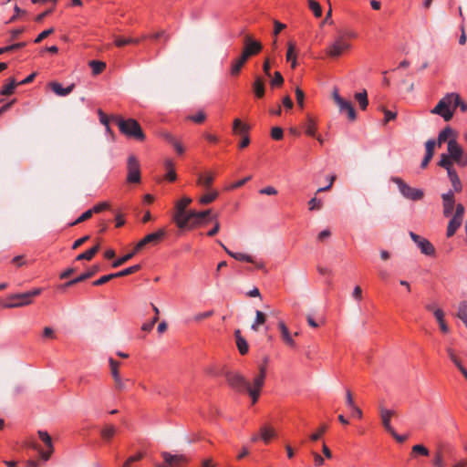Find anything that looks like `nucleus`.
Returning <instances> with one entry per match:
<instances>
[{"mask_svg":"<svg viewBox=\"0 0 467 467\" xmlns=\"http://www.w3.org/2000/svg\"><path fill=\"white\" fill-rule=\"evenodd\" d=\"M266 368L265 365L259 367L258 374L254 378L251 384L242 374L237 372H229L226 374L228 384L237 391H246L252 399L253 404L256 403L260 391L265 384Z\"/></svg>","mask_w":467,"mask_h":467,"instance_id":"nucleus-1","label":"nucleus"},{"mask_svg":"<svg viewBox=\"0 0 467 467\" xmlns=\"http://www.w3.org/2000/svg\"><path fill=\"white\" fill-rule=\"evenodd\" d=\"M111 119L116 122L120 132L129 138H133L138 140H143L145 135L139 124L134 119H125L121 116H112Z\"/></svg>","mask_w":467,"mask_h":467,"instance_id":"nucleus-2","label":"nucleus"},{"mask_svg":"<svg viewBox=\"0 0 467 467\" xmlns=\"http://www.w3.org/2000/svg\"><path fill=\"white\" fill-rule=\"evenodd\" d=\"M456 93H448L438 104L431 110V114L440 115L445 121L452 119L454 114L453 104L457 102Z\"/></svg>","mask_w":467,"mask_h":467,"instance_id":"nucleus-3","label":"nucleus"},{"mask_svg":"<svg viewBox=\"0 0 467 467\" xmlns=\"http://www.w3.org/2000/svg\"><path fill=\"white\" fill-rule=\"evenodd\" d=\"M390 180L397 184L400 194L404 198L414 202L423 199V190L411 187L400 177H392Z\"/></svg>","mask_w":467,"mask_h":467,"instance_id":"nucleus-4","label":"nucleus"},{"mask_svg":"<svg viewBox=\"0 0 467 467\" xmlns=\"http://www.w3.org/2000/svg\"><path fill=\"white\" fill-rule=\"evenodd\" d=\"M438 165L447 171L448 177L451 182L452 188L454 192H460L462 190V185L461 180L452 167L451 160L446 155V153L441 154V160L438 162Z\"/></svg>","mask_w":467,"mask_h":467,"instance_id":"nucleus-5","label":"nucleus"},{"mask_svg":"<svg viewBox=\"0 0 467 467\" xmlns=\"http://www.w3.org/2000/svg\"><path fill=\"white\" fill-rule=\"evenodd\" d=\"M349 42L343 36H337L326 49V53L332 58H337L344 54V52L350 49Z\"/></svg>","mask_w":467,"mask_h":467,"instance_id":"nucleus-6","label":"nucleus"},{"mask_svg":"<svg viewBox=\"0 0 467 467\" xmlns=\"http://www.w3.org/2000/svg\"><path fill=\"white\" fill-rule=\"evenodd\" d=\"M333 99L337 106L339 109L340 112H346L348 114V118L349 120L354 121L356 120L357 115L355 109L352 105V103L348 100L344 99L341 98L337 92V90H335L333 92Z\"/></svg>","mask_w":467,"mask_h":467,"instance_id":"nucleus-7","label":"nucleus"},{"mask_svg":"<svg viewBox=\"0 0 467 467\" xmlns=\"http://www.w3.org/2000/svg\"><path fill=\"white\" fill-rule=\"evenodd\" d=\"M182 219L185 220V223L182 226H178L180 229H193L206 223L203 219V214L199 213L194 210L188 211V214H186Z\"/></svg>","mask_w":467,"mask_h":467,"instance_id":"nucleus-8","label":"nucleus"},{"mask_svg":"<svg viewBox=\"0 0 467 467\" xmlns=\"http://www.w3.org/2000/svg\"><path fill=\"white\" fill-rule=\"evenodd\" d=\"M128 175L127 181L130 183H138L140 182V162L138 159L130 155L128 158L127 163Z\"/></svg>","mask_w":467,"mask_h":467,"instance_id":"nucleus-9","label":"nucleus"},{"mask_svg":"<svg viewBox=\"0 0 467 467\" xmlns=\"http://www.w3.org/2000/svg\"><path fill=\"white\" fill-rule=\"evenodd\" d=\"M41 291V288H36L26 293L13 295L11 296L12 299H24V302L8 303L5 305V307L14 308L27 306L31 303V298L40 295Z\"/></svg>","mask_w":467,"mask_h":467,"instance_id":"nucleus-10","label":"nucleus"},{"mask_svg":"<svg viewBox=\"0 0 467 467\" xmlns=\"http://www.w3.org/2000/svg\"><path fill=\"white\" fill-rule=\"evenodd\" d=\"M192 202L190 197H182L176 203V213L173 216V221L175 222L177 226H182L185 223V220L182 218L188 214V211L186 210L187 206Z\"/></svg>","mask_w":467,"mask_h":467,"instance_id":"nucleus-11","label":"nucleus"},{"mask_svg":"<svg viewBox=\"0 0 467 467\" xmlns=\"http://www.w3.org/2000/svg\"><path fill=\"white\" fill-rule=\"evenodd\" d=\"M166 232L164 229H160L155 233H151L147 234L144 238H142L137 244L136 250H141L148 244L156 245L158 244L165 236Z\"/></svg>","mask_w":467,"mask_h":467,"instance_id":"nucleus-12","label":"nucleus"},{"mask_svg":"<svg viewBox=\"0 0 467 467\" xmlns=\"http://www.w3.org/2000/svg\"><path fill=\"white\" fill-rule=\"evenodd\" d=\"M410 236L417 244L422 254L426 255H433L435 254L434 246L427 239L420 237L413 232L410 233Z\"/></svg>","mask_w":467,"mask_h":467,"instance_id":"nucleus-13","label":"nucleus"},{"mask_svg":"<svg viewBox=\"0 0 467 467\" xmlns=\"http://www.w3.org/2000/svg\"><path fill=\"white\" fill-rule=\"evenodd\" d=\"M99 270H100L99 266L98 265H94L87 272H85L82 275H78V277L65 283L62 285V287L63 288L70 287L78 283L83 282V281L92 277L93 275H95Z\"/></svg>","mask_w":467,"mask_h":467,"instance_id":"nucleus-14","label":"nucleus"},{"mask_svg":"<svg viewBox=\"0 0 467 467\" xmlns=\"http://www.w3.org/2000/svg\"><path fill=\"white\" fill-rule=\"evenodd\" d=\"M448 154H446L453 162V161H460V157L463 156V150L462 147L457 142V139L451 138L449 141L448 146Z\"/></svg>","mask_w":467,"mask_h":467,"instance_id":"nucleus-15","label":"nucleus"},{"mask_svg":"<svg viewBox=\"0 0 467 467\" xmlns=\"http://www.w3.org/2000/svg\"><path fill=\"white\" fill-rule=\"evenodd\" d=\"M442 198V206H443V215L445 217H450L452 213V211L454 209V194L452 191H449L446 193H443L441 195Z\"/></svg>","mask_w":467,"mask_h":467,"instance_id":"nucleus-16","label":"nucleus"},{"mask_svg":"<svg viewBox=\"0 0 467 467\" xmlns=\"http://www.w3.org/2000/svg\"><path fill=\"white\" fill-rule=\"evenodd\" d=\"M161 456L164 462L170 467H180L181 465L187 462V458L184 455H172L170 452L163 451Z\"/></svg>","mask_w":467,"mask_h":467,"instance_id":"nucleus-17","label":"nucleus"},{"mask_svg":"<svg viewBox=\"0 0 467 467\" xmlns=\"http://www.w3.org/2000/svg\"><path fill=\"white\" fill-rule=\"evenodd\" d=\"M244 48L248 50L251 56L257 55L263 48L262 44L259 41L254 40L250 35H246L244 36Z\"/></svg>","mask_w":467,"mask_h":467,"instance_id":"nucleus-18","label":"nucleus"},{"mask_svg":"<svg viewBox=\"0 0 467 467\" xmlns=\"http://www.w3.org/2000/svg\"><path fill=\"white\" fill-rule=\"evenodd\" d=\"M394 415H395L394 410H388L382 406L379 407V416L381 419V423H382L385 431H388L389 433L393 432V430H394L392 428V426L390 425L391 417H393Z\"/></svg>","mask_w":467,"mask_h":467,"instance_id":"nucleus-19","label":"nucleus"},{"mask_svg":"<svg viewBox=\"0 0 467 467\" xmlns=\"http://www.w3.org/2000/svg\"><path fill=\"white\" fill-rule=\"evenodd\" d=\"M451 138L457 139V132L450 126H447L439 133L438 139L435 140L436 146L441 147L445 142L448 144Z\"/></svg>","mask_w":467,"mask_h":467,"instance_id":"nucleus-20","label":"nucleus"},{"mask_svg":"<svg viewBox=\"0 0 467 467\" xmlns=\"http://www.w3.org/2000/svg\"><path fill=\"white\" fill-rule=\"evenodd\" d=\"M277 327L278 329L280 330L281 337L284 343L290 348H296V342L293 339L286 325L283 321H279Z\"/></svg>","mask_w":467,"mask_h":467,"instance_id":"nucleus-21","label":"nucleus"},{"mask_svg":"<svg viewBox=\"0 0 467 467\" xmlns=\"http://www.w3.org/2000/svg\"><path fill=\"white\" fill-rule=\"evenodd\" d=\"M435 146H436L435 140H428L425 142L426 154L420 163L421 168L424 169L428 166L429 162L431 161V160L433 157Z\"/></svg>","mask_w":467,"mask_h":467,"instance_id":"nucleus-22","label":"nucleus"},{"mask_svg":"<svg viewBox=\"0 0 467 467\" xmlns=\"http://www.w3.org/2000/svg\"><path fill=\"white\" fill-rule=\"evenodd\" d=\"M215 173L213 171H208L206 173H199L197 178V184L202 186L206 190H210L211 186L214 181Z\"/></svg>","mask_w":467,"mask_h":467,"instance_id":"nucleus-23","label":"nucleus"},{"mask_svg":"<svg viewBox=\"0 0 467 467\" xmlns=\"http://www.w3.org/2000/svg\"><path fill=\"white\" fill-rule=\"evenodd\" d=\"M217 243L223 247V249L227 253V254L234 258L235 260L254 263V260L251 255L242 253L232 252L221 241H217Z\"/></svg>","mask_w":467,"mask_h":467,"instance_id":"nucleus-24","label":"nucleus"},{"mask_svg":"<svg viewBox=\"0 0 467 467\" xmlns=\"http://www.w3.org/2000/svg\"><path fill=\"white\" fill-rule=\"evenodd\" d=\"M49 85L53 92L61 97L67 96L73 91L75 88V84H71L67 88H63L62 85L58 82H51Z\"/></svg>","mask_w":467,"mask_h":467,"instance_id":"nucleus-25","label":"nucleus"},{"mask_svg":"<svg viewBox=\"0 0 467 467\" xmlns=\"http://www.w3.org/2000/svg\"><path fill=\"white\" fill-rule=\"evenodd\" d=\"M253 90L256 98L261 99L265 96V80L260 76H255L253 83Z\"/></svg>","mask_w":467,"mask_h":467,"instance_id":"nucleus-26","label":"nucleus"},{"mask_svg":"<svg viewBox=\"0 0 467 467\" xmlns=\"http://www.w3.org/2000/svg\"><path fill=\"white\" fill-rule=\"evenodd\" d=\"M234 337L239 352L242 355L246 354L248 352V344L246 340L242 337L241 331L239 329L235 330Z\"/></svg>","mask_w":467,"mask_h":467,"instance_id":"nucleus-27","label":"nucleus"},{"mask_svg":"<svg viewBox=\"0 0 467 467\" xmlns=\"http://www.w3.org/2000/svg\"><path fill=\"white\" fill-rule=\"evenodd\" d=\"M116 431L117 429L113 424H105L100 431V436L104 441H109L116 434Z\"/></svg>","mask_w":467,"mask_h":467,"instance_id":"nucleus-28","label":"nucleus"},{"mask_svg":"<svg viewBox=\"0 0 467 467\" xmlns=\"http://www.w3.org/2000/svg\"><path fill=\"white\" fill-rule=\"evenodd\" d=\"M286 60L291 62L292 68L296 67V44L294 42H288L286 51Z\"/></svg>","mask_w":467,"mask_h":467,"instance_id":"nucleus-29","label":"nucleus"},{"mask_svg":"<svg viewBox=\"0 0 467 467\" xmlns=\"http://www.w3.org/2000/svg\"><path fill=\"white\" fill-rule=\"evenodd\" d=\"M433 315L439 323L440 328L443 333L449 332V327L444 321V312L441 308H437L433 311Z\"/></svg>","mask_w":467,"mask_h":467,"instance_id":"nucleus-30","label":"nucleus"},{"mask_svg":"<svg viewBox=\"0 0 467 467\" xmlns=\"http://www.w3.org/2000/svg\"><path fill=\"white\" fill-rule=\"evenodd\" d=\"M99 251V244H98L94 245L92 248L87 250L86 252L79 254L77 256L76 260H78V261H81V260L90 261Z\"/></svg>","mask_w":467,"mask_h":467,"instance_id":"nucleus-31","label":"nucleus"},{"mask_svg":"<svg viewBox=\"0 0 467 467\" xmlns=\"http://www.w3.org/2000/svg\"><path fill=\"white\" fill-rule=\"evenodd\" d=\"M209 192L203 195H202L199 199V202L201 204H209L213 202L219 195V192L216 190H208Z\"/></svg>","mask_w":467,"mask_h":467,"instance_id":"nucleus-32","label":"nucleus"},{"mask_svg":"<svg viewBox=\"0 0 467 467\" xmlns=\"http://www.w3.org/2000/svg\"><path fill=\"white\" fill-rule=\"evenodd\" d=\"M266 321V316L262 311L256 310L255 319L251 326L252 330L257 332L260 326H263Z\"/></svg>","mask_w":467,"mask_h":467,"instance_id":"nucleus-33","label":"nucleus"},{"mask_svg":"<svg viewBox=\"0 0 467 467\" xmlns=\"http://www.w3.org/2000/svg\"><path fill=\"white\" fill-rule=\"evenodd\" d=\"M275 435V430L272 427L269 426H263L260 429V436L261 439L265 442L268 443L272 438H274Z\"/></svg>","mask_w":467,"mask_h":467,"instance_id":"nucleus-34","label":"nucleus"},{"mask_svg":"<svg viewBox=\"0 0 467 467\" xmlns=\"http://www.w3.org/2000/svg\"><path fill=\"white\" fill-rule=\"evenodd\" d=\"M462 220L452 217L450 220L448 227H447V233H446L447 236L451 237L456 233L458 228L462 225Z\"/></svg>","mask_w":467,"mask_h":467,"instance_id":"nucleus-35","label":"nucleus"},{"mask_svg":"<svg viewBox=\"0 0 467 467\" xmlns=\"http://www.w3.org/2000/svg\"><path fill=\"white\" fill-rule=\"evenodd\" d=\"M456 316L464 323L467 327V301L460 302Z\"/></svg>","mask_w":467,"mask_h":467,"instance_id":"nucleus-36","label":"nucleus"},{"mask_svg":"<svg viewBox=\"0 0 467 467\" xmlns=\"http://www.w3.org/2000/svg\"><path fill=\"white\" fill-rule=\"evenodd\" d=\"M250 130L247 124H244L239 119H235L233 123V130L234 133L246 134Z\"/></svg>","mask_w":467,"mask_h":467,"instance_id":"nucleus-37","label":"nucleus"},{"mask_svg":"<svg viewBox=\"0 0 467 467\" xmlns=\"http://www.w3.org/2000/svg\"><path fill=\"white\" fill-rule=\"evenodd\" d=\"M139 252H140V250H136V246H135L134 249L130 253H129V254H125L124 256L119 258L118 260L114 261L112 264V267L117 268V267L124 265L125 263L130 261Z\"/></svg>","mask_w":467,"mask_h":467,"instance_id":"nucleus-38","label":"nucleus"},{"mask_svg":"<svg viewBox=\"0 0 467 467\" xmlns=\"http://www.w3.org/2000/svg\"><path fill=\"white\" fill-rule=\"evenodd\" d=\"M355 99L358 102L361 109L365 110L368 105V93L366 90L355 94Z\"/></svg>","mask_w":467,"mask_h":467,"instance_id":"nucleus-39","label":"nucleus"},{"mask_svg":"<svg viewBox=\"0 0 467 467\" xmlns=\"http://www.w3.org/2000/svg\"><path fill=\"white\" fill-rule=\"evenodd\" d=\"M39 439L45 443L47 449L54 450L52 438L46 431H37Z\"/></svg>","mask_w":467,"mask_h":467,"instance_id":"nucleus-40","label":"nucleus"},{"mask_svg":"<svg viewBox=\"0 0 467 467\" xmlns=\"http://www.w3.org/2000/svg\"><path fill=\"white\" fill-rule=\"evenodd\" d=\"M141 268L140 265H135L115 273L116 277H123L138 272Z\"/></svg>","mask_w":467,"mask_h":467,"instance_id":"nucleus-41","label":"nucleus"},{"mask_svg":"<svg viewBox=\"0 0 467 467\" xmlns=\"http://www.w3.org/2000/svg\"><path fill=\"white\" fill-rule=\"evenodd\" d=\"M18 84L16 83V79L14 78H10V82L7 85H5L1 90V95L3 96H9L14 93V90Z\"/></svg>","mask_w":467,"mask_h":467,"instance_id":"nucleus-42","label":"nucleus"},{"mask_svg":"<svg viewBox=\"0 0 467 467\" xmlns=\"http://www.w3.org/2000/svg\"><path fill=\"white\" fill-rule=\"evenodd\" d=\"M30 446H31V448H33L34 450H36L39 452L41 459L44 461H48L50 459L52 453L54 452V450H51V449H47V451H44L43 450H41V448L36 443H32Z\"/></svg>","mask_w":467,"mask_h":467,"instance_id":"nucleus-43","label":"nucleus"},{"mask_svg":"<svg viewBox=\"0 0 467 467\" xmlns=\"http://www.w3.org/2000/svg\"><path fill=\"white\" fill-rule=\"evenodd\" d=\"M89 66L92 68L93 74H95V75L101 73L104 70V68L106 67V64L104 62L98 61V60H91L89 62Z\"/></svg>","mask_w":467,"mask_h":467,"instance_id":"nucleus-44","label":"nucleus"},{"mask_svg":"<svg viewBox=\"0 0 467 467\" xmlns=\"http://www.w3.org/2000/svg\"><path fill=\"white\" fill-rule=\"evenodd\" d=\"M305 129H306V133L308 136H311V137L316 136L317 126H316L315 120L312 118H310V117L307 118V121L306 123Z\"/></svg>","mask_w":467,"mask_h":467,"instance_id":"nucleus-45","label":"nucleus"},{"mask_svg":"<svg viewBox=\"0 0 467 467\" xmlns=\"http://www.w3.org/2000/svg\"><path fill=\"white\" fill-rule=\"evenodd\" d=\"M109 362L110 372H111V376H112L113 379L119 378L120 377L119 371V363L118 361H116L115 359H113L112 358H110L109 359Z\"/></svg>","mask_w":467,"mask_h":467,"instance_id":"nucleus-46","label":"nucleus"},{"mask_svg":"<svg viewBox=\"0 0 467 467\" xmlns=\"http://www.w3.org/2000/svg\"><path fill=\"white\" fill-rule=\"evenodd\" d=\"M308 6L313 11L315 16L320 17L322 16L321 5L315 0H308Z\"/></svg>","mask_w":467,"mask_h":467,"instance_id":"nucleus-47","label":"nucleus"},{"mask_svg":"<svg viewBox=\"0 0 467 467\" xmlns=\"http://www.w3.org/2000/svg\"><path fill=\"white\" fill-rule=\"evenodd\" d=\"M244 63L242 62L240 59L236 58L232 63L231 67V75L232 76H237L241 72L242 67H244Z\"/></svg>","mask_w":467,"mask_h":467,"instance_id":"nucleus-48","label":"nucleus"},{"mask_svg":"<svg viewBox=\"0 0 467 467\" xmlns=\"http://www.w3.org/2000/svg\"><path fill=\"white\" fill-rule=\"evenodd\" d=\"M129 382V379H122L121 377L114 379L115 388L119 391L125 390L127 389V383Z\"/></svg>","mask_w":467,"mask_h":467,"instance_id":"nucleus-49","label":"nucleus"},{"mask_svg":"<svg viewBox=\"0 0 467 467\" xmlns=\"http://www.w3.org/2000/svg\"><path fill=\"white\" fill-rule=\"evenodd\" d=\"M272 87H281L284 83V78L280 72L274 73V77L270 81Z\"/></svg>","mask_w":467,"mask_h":467,"instance_id":"nucleus-50","label":"nucleus"},{"mask_svg":"<svg viewBox=\"0 0 467 467\" xmlns=\"http://www.w3.org/2000/svg\"><path fill=\"white\" fill-rule=\"evenodd\" d=\"M92 214H93V211H91L89 209V210L86 211L85 213H83L76 221L71 223L69 225L74 226L78 223L85 222V221L88 220L92 216Z\"/></svg>","mask_w":467,"mask_h":467,"instance_id":"nucleus-51","label":"nucleus"},{"mask_svg":"<svg viewBox=\"0 0 467 467\" xmlns=\"http://www.w3.org/2000/svg\"><path fill=\"white\" fill-rule=\"evenodd\" d=\"M114 278H117L116 275H115V273L114 274H109V275H103L101 276L100 278H99L98 280L94 281L93 282V285H102L104 284H106L107 282L114 279Z\"/></svg>","mask_w":467,"mask_h":467,"instance_id":"nucleus-52","label":"nucleus"},{"mask_svg":"<svg viewBox=\"0 0 467 467\" xmlns=\"http://www.w3.org/2000/svg\"><path fill=\"white\" fill-rule=\"evenodd\" d=\"M188 119L193 122L202 123L205 120L206 115L203 110H200L197 114L189 116Z\"/></svg>","mask_w":467,"mask_h":467,"instance_id":"nucleus-53","label":"nucleus"},{"mask_svg":"<svg viewBox=\"0 0 467 467\" xmlns=\"http://www.w3.org/2000/svg\"><path fill=\"white\" fill-rule=\"evenodd\" d=\"M412 453H418L422 456H428L429 450L422 444H417L412 447Z\"/></svg>","mask_w":467,"mask_h":467,"instance_id":"nucleus-54","label":"nucleus"},{"mask_svg":"<svg viewBox=\"0 0 467 467\" xmlns=\"http://www.w3.org/2000/svg\"><path fill=\"white\" fill-rule=\"evenodd\" d=\"M447 353H448L451 360L455 364V366L459 368V370L461 369V368H463L462 365L461 364L460 359L456 357V355L451 348H447Z\"/></svg>","mask_w":467,"mask_h":467,"instance_id":"nucleus-55","label":"nucleus"},{"mask_svg":"<svg viewBox=\"0 0 467 467\" xmlns=\"http://www.w3.org/2000/svg\"><path fill=\"white\" fill-rule=\"evenodd\" d=\"M98 114L99 116V120L101 122V124H103L105 127H106V130L108 132H110V128L109 126V117L101 110V109H99L98 110Z\"/></svg>","mask_w":467,"mask_h":467,"instance_id":"nucleus-56","label":"nucleus"},{"mask_svg":"<svg viewBox=\"0 0 467 467\" xmlns=\"http://www.w3.org/2000/svg\"><path fill=\"white\" fill-rule=\"evenodd\" d=\"M284 136V131L280 127H274L271 130V137L275 140H280Z\"/></svg>","mask_w":467,"mask_h":467,"instance_id":"nucleus-57","label":"nucleus"},{"mask_svg":"<svg viewBox=\"0 0 467 467\" xmlns=\"http://www.w3.org/2000/svg\"><path fill=\"white\" fill-rule=\"evenodd\" d=\"M308 206L310 211L320 210L322 208V202L314 197L308 202Z\"/></svg>","mask_w":467,"mask_h":467,"instance_id":"nucleus-58","label":"nucleus"},{"mask_svg":"<svg viewBox=\"0 0 467 467\" xmlns=\"http://www.w3.org/2000/svg\"><path fill=\"white\" fill-rule=\"evenodd\" d=\"M53 32H54L53 28L44 30L36 36V38L35 39V43H36V44L40 43L43 39H45L46 37L50 36Z\"/></svg>","mask_w":467,"mask_h":467,"instance_id":"nucleus-59","label":"nucleus"},{"mask_svg":"<svg viewBox=\"0 0 467 467\" xmlns=\"http://www.w3.org/2000/svg\"><path fill=\"white\" fill-rule=\"evenodd\" d=\"M456 97L458 99H456L457 102H455V104H453V109L455 110L456 108L460 107L462 111H463V112L467 111V103L462 101L457 93H456Z\"/></svg>","mask_w":467,"mask_h":467,"instance_id":"nucleus-60","label":"nucleus"},{"mask_svg":"<svg viewBox=\"0 0 467 467\" xmlns=\"http://www.w3.org/2000/svg\"><path fill=\"white\" fill-rule=\"evenodd\" d=\"M464 211V206L462 203H458L453 217L462 221Z\"/></svg>","mask_w":467,"mask_h":467,"instance_id":"nucleus-61","label":"nucleus"},{"mask_svg":"<svg viewBox=\"0 0 467 467\" xmlns=\"http://www.w3.org/2000/svg\"><path fill=\"white\" fill-rule=\"evenodd\" d=\"M327 430V427L325 425L321 426L317 431V432L313 433L310 435V439L313 441H317L322 435L323 433L326 431Z\"/></svg>","mask_w":467,"mask_h":467,"instance_id":"nucleus-62","label":"nucleus"},{"mask_svg":"<svg viewBox=\"0 0 467 467\" xmlns=\"http://www.w3.org/2000/svg\"><path fill=\"white\" fill-rule=\"evenodd\" d=\"M433 465L435 467H443L442 454L440 451L435 453V457L433 460Z\"/></svg>","mask_w":467,"mask_h":467,"instance_id":"nucleus-63","label":"nucleus"},{"mask_svg":"<svg viewBox=\"0 0 467 467\" xmlns=\"http://www.w3.org/2000/svg\"><path fill=\"white\" fill-rule=\"evenodd\" d=\"M143 457L142 453H138L137 455L130 456L128 458V460L124 462L123 467H130V464L134 462H137L140 460Z\"/></svg>","mask_w":467,"mask_h":467,"instance_id":"nucleus-64","label":"nucleus"}]
</instances>
